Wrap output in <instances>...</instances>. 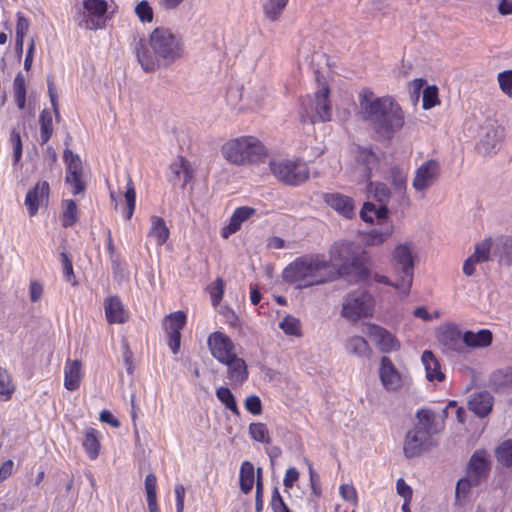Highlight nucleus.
<instances>
[{"label":"nucleus","mask_w":512,"mask_h":512,"mask_svg":"<svg viewBox=\"0 0 512 512\" xmlns=\"http://www.w3.org/2000/svg\"><path fill=\"white\" fill-rule=\"evenodd\" d=\"M431 435L422 426H414L406 433L403 452L406 458H415L429 451L433 446Z\"/></svg>","instance_id":"11"},{"label":"nucleus","mask_w":512,"mask_h":512,"mask_svg":"<svg viewBox=\"0 0 512 512\" xmlns=\"http://www.w3.org/2000/svg\"><path fill=\"white\" fill-rule=\"evenodd\" d=\"M254 466L249 461H244L240 468V489L244 494H249L253 489L255 481Z\"/></svg>","instance_id":"30"},{"label":"nucleus","mask_w":512,"mask_h":512,"mask_svg":"<svg viewBox=\"0 0 512 512\" xmlns=\"http://www.w3.org/2000/svg\"><path fill=\"white\" fill-rule=\"evenodd\" d=\"M390 176L392 179V185L394 186L395 190L403 193L406 190L407 183V178L403 171L397 166L392 167L390 169Z\"/></svg>","instance_id":"51"},{"label":"nucleus","mask_w":512,"mask_h":512,"mask_svg":"<svg viewBox=\"0 0 512 512\" xmlns=\"http://www.w3.org/2000/svg\"><path fill=\"white\" fill-rule=\"evenodd\" d=\"M83 446L90 459H96L98 457L100 450V442L98 439V432L96 429L88 428L86 430Z\"/></svg>","instance_id":"34"},{"label":"nucleus","mask_w":512,"mask_h":512,"mask_svg":"<svg viewBox=\"0 0 512 512\" xmlns=\"http://www.w3.org/2000/svg\"><path fill=\"white\" fill-rule=\"evenodd\" d=\"M269 166L276 179L288 186H299L309 179V167L299 159L274 160Z\"/></svg>","instance_id":"7"},{"label":"nucleus","mask_w":512,"mask_h":512,"mask_svg":"<svg viewBox=\"0 0 512 512\" xmlns=\"http://www.w3.org/2000/svg\"><path fill=\"white\" fill-rule=\"evenodd\" d=\"M62 225L64 227L73 226L78 220L77 205L72 199L66 200V209L62 214Z\"/></svg>","instance_id":"47"},{"label":"nucleus","mask_w":512,"mask_h":512,"mask_svg":"<svg viewBox=\"0 0 512 512\" xmlns=\"http://www.w3.org/2000/svg\"><path fill=\"white\" fill-rule=\"evenodd\" d=\"M348 353L358 357H366L370 354V347L367 341L361 336L350 337L345 344Z\"/></svg>","instance_id":"31"},{"label":"nucleus","mask_w":512,"mask_h":512,"mask_svg":"<svg viewBox=\"0 0 512 512\" xmlns=\"http://www.w3.org/2000/svg\"><path fill=\"white\" fill-rule=\"evenodd\" d=\"M436 338L442 351L453 356L465 353L464 333L454 323L439 326L436 330Z\"/></svg>","instance_id":"10"},{"label":"nucleus","mask_w":512,"mask_h":512,"mask_svg":"<svg viewBox=\"0 0 512 512\" xmlns=\"http://www.w3.org/2000/svg\"><path fill=\"white\" fill-rule=\"evenodd\" d=\"M478 485L479 484H474L473 479L468 477L467 475H466V477L459 479L458 482L456 483V488H455L454 505L461 506L462 505L461 498H466L468 496V494L470 493L471 488L476 487Z\"/></svg>","instance_id":"41"},{"label":"nucleus","mask_w":512,"mask_h":512,"mask_svg":"<svg viewBox=\"0 0 512 512\" xmlns=\"http://www.w3.org/2000/svg\"><path fill=\"white\" fill-rule=\"evenodd\" d=\"M498 83L503 93L512 95V70H505L498 74Z\"/></svg>","instance_id":"57"},{"label":"nucleus","mask_w":512,"mask_h":512,"mask_svg":"<svg viewBox=\"0 0 512 512\" xmlns=\"http://www.w3.org/2000/svg\"><path fill=\"white\" fill-rule=\"evenodd\" d=\"M493 406V397L488 391H482L472 395L468 402L469 409L478 417H485Z\"/></svg>","instance_id":"24"},{"label":"nucleus","mask_w":512,"mask_h":512,"mask_svg":"<svg viewBox=\"0 0 512 512\" xmlns=\"http://www.w3.org/2000/svg\"><path fill=\"white\" fill-rule=\"evenodd\" d=\"M105 315L108 323H125L128 315L124 310L123 304L117 296H110L104 303Z\"/></svg>","instance_id":"23"},{"label":"nucleus","mask_w":512,"mask_h":512,"mask_svg":"<svg viewBox=\"0 0 512 512\" xmlns=\"http://www.w3.org/2000/svg\"><path fill=\"white\" fill-rule=\"evenodd\" d=\"M490 242L489 240H485L476 244L475 251L471 255L477 262L482 263L489 260L490 255Z\"/></svg>","instance_id":"53"},{"label":"nucleus","mask_w":512,"mask_h":512,"mask_svg":"<svg viewBox=\"0 0 512 512\" xmlns=\"http://www.w3.org/2000/svg\"><path fill=\"white\" fill-rule=\"evenodd\" d=\"M374 306V297L367 290L359 288L345 297L341 314L347 320L356 322L372 316Z\"/></svg>","instance_id":"9"},{"label":"nucleus","mask_w":512,"mask_h":512,"mask_svg":"<svg viewBox=\"0 0 512 512\" xmlns=\"http://www.w3.org/2000/svg\"><path fill=\"white\" fill-rule=\"evenodd\" d=\"M422 362L425 366L428 381L437 380L441 382L445 379V374L441 371L440 362L432 351L425 350L423 352Z\"/></svg>","instance_id":"27"},{"label":"nucleus","mask_w":512,"mask_h":512,"mask_svg":"<svg viewBox=\"0 0 512 512\" xmlns=\"http://www.w3.org/2000/svg\"><path fill=\"white\" fill-rule=\"evenodd\" d=\"M207 344L211 355L220 363L225 362L229 357L232 358L233 355H237L235 352V344L230 337L223 332L216 331L210 334Z\"/></svg>","instance_id":"13"},{"label":"nucleus","mask_w":512,"mask_h":512,"mask_svg":"<svg viewBox=\"0 0 512 512\" xmlns=\"http://www.w3.org/2000/svg\"><path fill=\"white\" fill-rule=\"evenodd\" d=\"M15 391V386L8 371L0 367V398L9 400Z\"/></svg>","instance_id":"43"},{"label":"nucleus","mask_w":512,"mask_h":512,"mask_svg":"<svg viewBox=\"0 0 512 512\" xmlns=\"http://www.w3.org/2000/svg\"><path fill=\"white\" fill-rule=\"evenodd\" d=\"M216 396L224 406L235 415H239L236 399L228 387L222 386L216 390Z\"/></svg>","instance_id":"42"},{"label":"nucleus","mask_w":512,"mask_h":512,"mask_svg":"<svg viewBox=\"0 0 512 512\" xmlns=\"http://www.w3.org/2000/svg\"><path fill=\"white\" fill-rule=\"evenodd\" d=\"M323 201L335 210L339 215L346 219H352L355 217V204L352 197L335 192V193H324Z\"/></svg>","instance_id":"17"},{"label":"nucleus","mask_w":512,"mask_h":512,"mask_svg":"<svg viewBox=\"0 0 512 512\" xmlns=\"http://www.w3.org/2000/svg\"><path fill=\"white\" fill-rule=\"evenodd\" d=\"M156 483L157 478L154 474L150 473L145 478V490L147 495V503L149 512H160L157 505L156 496Z\"/></svg>","instance_id":"37"},{"label":"nucleus","mask_w":512,"mask_h":512,"mask_svg":"<svg viewBox=\"0 0 512 512\" xmlns=\"http://www.w3.org/2000/svg\"><path fill=\"white\" fill-rule=\"evenodd\" d=\"M416 418L418 419V423L415 426H422L429 432V434L436 433L433 425L435 423V415L431 410L421 409L417 411Z\"/></svg>","instance_id":"45"},{"label":"nucleus","mask_w":512,"mask_h":512,"mask_svg":"<svg viewBox=\"0 0 512 512\" xmlns=\"http://www.w3.org/2000/svg\"><path fill=\"white\" fill-rule=\"evenodd\" d=\"M492 339V332L488 329H482L478 332H464L465 353L468 351V348H482L489 346L492 343Z\"/></svg>","instance_id":"26"},{"label":"nucleus","mask_w":512,"mask_h":512,"mask_svg":"<svg viewBox=\"0 0 512 512\" xmlns=\"http://www.w3.org/2000/svg\"><path fill=\"white\" fill-rule=\"evenodd\" d=\"M495 457L503 467L512 468V439H507L497 446Z\"/></svg>","instance_id":"36"},{"label":"nucleus","mask_w":512,"mask_h":512,"mask_svg":"<svg viewBox=\"0 0 512 512\" xmlns=\"http://www.w3.org/2000/svg\"><path fill=\"white\" fill-rule=\"evenodd\" d=\"M255 213L256 210L249 206H241L236 208L230 218L229 224L222 228L221 236L224 239H227L230 235L239 231L242 223L248 220Z\"/></svg>","instance_id":"21"},{"label":"nucleus","mask_w":512,"mask_h":512,"mask_svg":"<svg viewBox=\"0 0 512 512\" xmlns=\"http://www.w3.org/2000/svg\"><path fill=\"white\" fill-rule=\"evenodd\" d=\"M379 377L382 385L388 391H396L402 385V378L399 371L387 356L381 358Z\"/></svg>","instance_id":"19"},{"label":"nucleus","mask_w":512,"mask_h":512,"mask_svg":"<svg viewBox=\"0 0 512 512\" xmlns=\"http://www.w3.org/2000/svg\"><path fill=\"white\" fill-rule=\"evenodd\" d=\"M211 301L214 306L218 305L223 297L224 282L221 278H217L209 287Z\"/></svg>","instance_id":"56"},{"label":"nucleus","mask_w":512,"mask_h":512,"mask_svg":"<svg viewBox=\"0 0 512 512\" xmlns=\"http://www.w3.org/2000/svg\"><path fill=\"white\" fill-rule=\"evenodd\" d=\"M493 255L500 264L512 266V237L498 240L494 246Z\"/></svg>","instance_id":"29"},{"label":"nucleus","mask_w":512,"mask_h":512,"mask_svg":"<svg viewBox=\"0 0 512 512\" xmlns=\"http://www.w3.org/2000/svg\"><path fill=\"white\" fill-rule=\"evenodd\" d=\"M367 253L353 242L337 243L330 250V260L323 255H304L296 258L282 272L289 284L308 288L342 277L350 283L368 280L370 271L366 266Z\"/></svg>","instance_id":"1"},{"label":"nucleus","mask_w":512,"mask_h":512,"mask_svg":"<svg viewBox=\"0 0 512 512\" xmlns=\"http://www.w3.org/2000/svg\"><path fill=\"white\" fill-rule=\"evenodd\" d=\"M170 170L173 174L172 181L174 183H176L182 177L183 186H185L193 178V170L190 162L182 156H178L177 160L170 164Z\"/></svg>","instance_id":"28"},{"label":"nucleus","mask_w":512,"mask_h":512,"mask_svg":"<svg viewBox=\"0 0 512 512\" xmlns=\"http://www.w3.org/2000/svg\"><path fill=\"white\" fill-rule=\"evenodd\" d=\"M82 364L80 360L68 359L64 369V386L69 391L79 388L82 379Z\"/></svg>","instance_id":"25"},{"label":"nucleus","mask_w":512,"mask_h":512,"mask_svg":"<svg viewBox=\"0 0 512 512\" xmlns=\"http://www.w3.org/2000/svg\"><path fill=\"white\" fill-rule=\"evenodd\" d=\"M83 20L80 25L84 24L86 29L96 30L105 25L104 15L108 10V4L105 0H84Z\"/></svg>","instance_id":"12"},{"label":"nucleus","mask_w":512,"mask_h":512,"mask_svg":"<svg viewBox=\"0 0 512 512\" xmlns=\"http://www.w3.org/2000/svg\"><path fill=\"white\" fill-rule=\"evenodd\" d=\"M151 223L152 227L149 235L156 238L158 245H163L169 238V229L166 226L164 219L158 216H152Z\"/></svg>","instance_id":"33"},{"label":"nucleus","mask_w":512,"mask_h":512,"mask_svg":"<svg viewBox=\"0 0 512 512\" xmlns=\"http://www.w3.org/2000/svg\"><path fill=\"white\" fill-rule=\"evenodd\" d=\"M47 88L53 112L55 114V118L57 121H60L58 95L54 86V81L50 76L47 78Z\"/></svg>","instance_id":"58"},{"label":"nucleus","mask_w":512,"mask_h":512,"mask_svg":"<svg viewBox=\"0 0 512 512\" xmlns=\"http://www.w3.org/2000/svg\"><path fill=\"white\" fill-rule=\"evenodd\" d=\"M271 508L273 512H291L289 507L284 502L282 496L280 495L277 487H275L272 491Z\"/></svg>","instance_id":"59"},{"label":"nucleus","mask_w":512,"mask_h":512,"mask_svg":"<svg viewBox=\"0 0 512 512\" xmlns=\"http://www.w3.org/2000/svg\"><path fill=\"white\" fill-rule=\"evenodd\" d=\"M107 249L110 256L112 269L116 271L120 267V260L119 255L116 253V248L113 244L111 231L109 229L107 230Z\"/></svg>","instance_id":"61"},{"label":"nucleus","mask_w":512,"mask_h":512,"mask_svg":"<svg viewBox=\"0 0 512 512\" xmlns=\"http://www.w3.org/2000/svg\"><path fill=\"white\" fill-rule=\"evenodd\" d=\"M504 137V128L494 123H489L481 128L480 139L477 148L484 155L496 151Z\"/></svg>","instance_id":"15"},{"label":"nucleus","mask_w":512,"mask_h":512,"mask_svg":"<svg viewBox=\"0 0 512 512\" xmlns=\"http://www.w3.org/2000/svg\"><path fill=\"white\" fill-rule=\"evenodd\" d=\"M330 88L323 85L314 94V99H309L308 103H303L300 111V120L302 123L314 124L317 121L328 122L332 117V106L329 100Z\"/></svg>","instance_id":"8"},{"label":"nucleus","mask_w":512,"mask_h":512,"mask_svg":"<svg viewBox=\"0 0 512 512\" xmlns=\"http://www.w3.org/2000/svg\"><path fill=\"white\" fill-rule=\"evenodd\" d=\"M249 435L257 442L270 443L269 431L266 424L257 422L249 425Z\"/></svg>","instance_id":"44"},{"label":"nucleus","mask_w":512,"mask_h":512,"mask_svg":"<svg viewBox=\"0 0 512 512\" xmlns=\"http://www.w3.org/2000/svg\"><path fill=\"white\" fill-rule=\"evenodd\" d=\"M287 3L288 0H267L263 4V13L265 17L271 22L279 20L287 6Z\"/></svg>","instance_id":"32"},{"label":"nucleus","mask_w":512,"mask_h":512,"mask_svg":"<svg viewBox=\"0 0 512 512\" xmlns=\"http://www.w3.org/2000/svg\"><path fill=\"white\" fill-rule=\"evenodd\" d=\"M29 25V20L26 17H24L21 13H18L16 24V38L24 39V36L28 32Z\"/></svg>","instance_id":"62"},{"label":"nucleus","mask_w":512,"mask_h":512,"mask_svg":"<svg viewBox=\"0 0 512 512\" xmlns=\"http://www.w3.org/2000/svg\"><path fill=\"white\" fill-rule=\"evenodd\" d=\"M357 161L366 166V176L370 179L372 168L378 164L377 155L372 149L360 147L357 154Z\"/></svg>","instance_id":"40"},{"label":"nucleus","mask_w":512,"mask_h":512,"mask_svg":"<svg viewBox=\"0 0 512 512\" xmlns=\"http://www.w3.org/2000/svg\"><path fill=\"white\" fill-rule=\"evenodd\" d=\"M367 188L369 192L373 193L374 199L379 204H388L389 199L391 197V192L385 183L372 182L371 180H369Z\"/></svg>","instance_id":"39"},{"label":"nucleus","mask_w":512,"mask_h":512,"mask_svg":"<svg viewBox=\"0 0 512 512\" xmlns=\"http://www.w3.org/2000/svg\"><path fill=\"white\" fill-rule=\"evenodd\" d=\"M279 327L284 331L287 335L298 336L300 335V322L297 318L287 315L282 322L279 324Z\"/></svg>","instance_id":"52"},{"label":"nucleus","mask_w":512,"mask_h":512,"mask_svg":"<svg viewBox=\"0 0 512 512\" xmlns=\"http://www.w3.org/2000/svg\"><path fill=\"white\" fill-rule=\"evenodd\" d=\"M63 159L66 163V172H83V164L78 154L73 153L66 148L63 153Z\"/></svg>","instance_id":"46"},{"label":"nucleus","mask_w":512,"mask_h":512,"mask_svg":"<svg viewBox=\"0 0 512 512\" xmlns=\"http://www.w3.org/2000/svg\"><path fill=\"white\" fill-rule=\"evenodd\" d=\"M491 470V462L488 454L484 449L476 450L470 457L467 467L466 475L473 479L474 484H481L486 480Z\"/></svg>","instance_id":"14"},{"label":"nucleus","mask_w":512,"mask_h":512,"mask_svg":"<svg viewBox=\"0 0 512 512\" xmlns=\"http://www.w3.org/2000/svg\"><path fill=\"white\" fill-rule=\"evenodd\" d=\"M149 44L152 52L144 40L135 46L137 60L145 72H153L161 66L167 67L182 57L180 39L167 28H155L150 34Z\"/></svg>","instance_id":"3"},{"label":"nucleus","mask_w":512,"mask_h":512,"mask_svg":"<svg viewBox=\"0 0 512 512\" xmlns=\"http://www.w3.org/2000/svg\"><path fill=\"white\" fill-rule=\"evenodd\" d=\"M417 255L414 253L412 242L397 245L392 252V267L398 276L395 288L409 293L414 277V268Z\"/></svg>","instance_id":"5"},{"label":"nucleus","mask_w":512,"mask_h":512,"mask_svg":"<svg viewBox=\"0 0 512 512\" xmlns=\"http://www.w3.org/2000/svg\"><path fill=\"white\" fill-rule=\"evenodd\" d=\"M440 166L436 160L424 162L417 170L413 179V187L417 191L428 189L438 179Z\"/></svg>","instance_id":"16"},{"label":"nucleus","mask_w":512,"mask_h":512,"mask_svg":"<svg viewBox=\"0 0 512 512\" xmlns=\"http://www.w3.org/2000/svg\"><path fill=\"white\" fill-rule=\"evenodd\" d=\"M29 295L32 302H37L42 298L43 286L40 282L34 280L30 282Z\"/></svg>","instance_id":"64"},{"label":"nucleus","mask_w":512,"mask_h":512,"mask_svg":"<svg viewBox=\"0 0 512 512\" xmlns=\"http://www.w3.org/2000/svg\"><path fill=\"white\" fill-rule=\"evenodd\" d=\"M361 119L369 125L379 141L391 142L405 124L400 104L391 96L377 97L369 88L358 95Z\"/></svg>","instance_id":"2"},{"label":"nucleus","mask_w":512,"mask_h":512,"mask_svg":"<svg viewBox=\"0 0 512 512\" xmlns=\"http://www.w3.org/2000/svg\"><path fill=\"white\" fill-rule=\"evenodd\" d=\"M10 142L13 146V165H17L22 157L23 151L21 135L17 129L11 130Z\"/></svg>","instance_id":"50"},{"label":"nucleus","mask_w":512,"mask_h":512,"mask_svg":"<svg viewBox=\"0 0 512 512\" xmlns=\"http://www.w3.org/2000/svg\"><path fill=\"white\" fill-rule=\"evenodd\" d=\"M389 209L387 204H379L377 208L372 202H365L360 211V218L366 222L373 224L374 218L381 225L379 229H373L368 234L367 242L370 245H379L386 241L393 232V225L388 220Z\"/></svg>","instance_id":"6"},{"label":"nucleus","mask_w":512,"mask_h":512,"mask_svg":"<svg viewBox=\"0 0 512 512\" xmlns=\"http://www.w3.org/2000/svg\"><path fill=\"white\" fill-rule=\"evenodd\" d=\"M439 104L438 88L435 85L426 86L423 90L422 107L425 110L431 109Z\"/></svg>","instance_id":"48"},{"label":"nucleus","mask_w":512,"mask_h":512,"mask_svg":"<svg viewBox=\"0 0 512 512\" xmlns=\"http://www.w3.org/2000/svg\"><path fill=\"white\" fill-rule=\"evenodd\" d=\"M222 154L230 163L244 165L261 162L266 157V149L255 137L247 136L225 143Z\"/></svg>","instance_id":"4"},{"label":"nucleus","mask_w":512,"mask_h":512,"mask_svg":"<svg viewBox=\"0 0 512 512\" xmlns=\"http://www.w3.org/2000/svg\"><path fill=\"white\" fill-rule=\"evenodd\" d=\"M369 331L370 335L375 339L382 352L388 353L400 348V344L397 339L386 329L377 325H372L369 328Z\"/></svg>","instance_id":"22"},{"label":"nucleus","mask_w":512,"mask_h":512,"mask_svg":"<svg viewBox=\"0 0 512 512\" xmlns=\"http://www.w3.org/2000/svg\"><path fill=\"white\" fill-rule=\"evenodd\" d=\"M40 140L41 144L47 143L53 135L52 114L47 109L40 113Z\"/></svg>","instance_id":"38"},{"label":"nucleus","mask_w":512,"mask_h":512,"mask_svg":"<svg viewBox=\"0 0 512 512\" xmlns=\"http://www.w3.org/2000/svg\"><path fill=\"white\" fill-rule=\"evenodd\" d=\"M49 193L50 186L47 181H38L33 188L28 190L25 197V205L30 216L36 215L42 204H48Z\"/></svg>","instance_id":"18"},{"label":"nucleus","mask_w":512,"mask_h":512,"mask_svg":"<svg viewBox=\"0 0 512 512\" xmlns=\"http://www.w3.org/2000/svg\"><path fill=\"white\" fill-rule=\"evenodd\" d=\"M245 408L253 415H260L262 413V402L256 395L248 396L244 402Z\"/></svg>","instance_id":"60"},{"label":"nucleus","mask_w":512,"mask_h":512,"mask_svg":"<svg viewBox=\"0 0 512 512\" xmlns=\"http://www.w3.org/2000/svg\"><path fill=\"white\" fill-rule=\"evenodd\" d=\"M222 364L227 366V378L231 385H242L247 380L248 369L246 362L242 358L233 355L232 358L229 357Z\"/></svg>","instance_id":"20"},{"label":"nucleus","mask_w":512,"mask_h":512,"mask_svg":"<svg viewBox=\"0 0 512 512\" xmlns=\"http://www.w3.org/2000/svg\"><path fill=\"white\" fill-rule=\"evenodd\" d=\"M83 172H66L65 181L67 184L73 186V194L77 195L83 193L86 189V184L82 180Z\"/></svg>","instance_id":"49"},{"label":"nucleus","mask_w":512,"mask_h":512,"mask_svg":"<svg viewBox=\"0 0 512 512\" xmlns=\"http://www.w3.org/2000/svg\"><path fill=\"white\" fill-rule=\"evenodd\" d=\"M135 13L142 22H151L153 20L152 7L146 0H142L136 5Z\"/></svg>","instance_id":"55"},{"label":"nucleus","mask_w":512,"mask_h":512,"mask_svg":"<svg viewBox=\"0 0 512 512\" xmlns=\"http://www.w3.org/2000/svg\"><path fill=\"white\" fill-rule=\"evenodd\" d=\"M124 196H125V201H126V205H127V211H126L125 217L127 220H129V219H131V217L134 213L135 202H136V192L132 185L131 179H129L128 188H127Z\"/></svg>","instance_id":"54"},{"label":"nucleus","mask_w":512,"mask_h":512,"mask_svg":"<svg viewBox=\"0 0 512 512\" xmlns=\"http://www.w3.org/2000/svg\"><path fill=\"white\" fill-rule=\"evenodd\" d=\"M168 336V346L173 354H177L181 345V332H166Z\"/></svg>","instance_id":"63"},{"label":"nucleus","mask_w":512,"mask_h":512,"mask_svg":"<svg viewBox=\"0 0 512 512\" xmlns=\"http://www.w3.org/2000/svg\"><path fill=\"white\" fill-rule=\"evenodd\" d=\"M186 324V314L183 311H176L164 318L163 327L166 332H181Z\"/></svg>","instance_id":"35"}]
</instances>
